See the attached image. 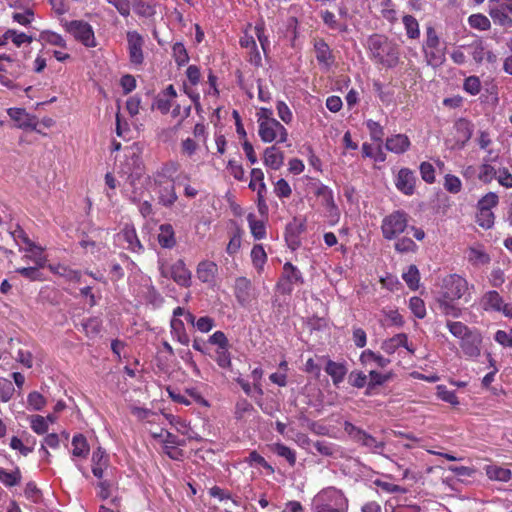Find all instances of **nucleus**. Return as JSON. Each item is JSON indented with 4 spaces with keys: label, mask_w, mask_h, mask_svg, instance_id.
I'll return each instance as SVG.
<instances>
[{
    "label": "nucleus",
    "mask_w": 512,
    "mask_h": 512,
    "mask_svg": "<svg viewBox=\"0 0 512 512\" xmlns=\"http://www.w3.org/2000/svg\"><path fill=\"white\" fill-rule=\"evenodd\" d=\"M482 337L477 331H473L460 342V347L464 355L470 359H475L480 355Z\"/></svg>",
    "instance_id": "nucleus-23"
},
{
    "label": "nucleus",
    "mask_w": 512,
    "mask_h": 512,
    "mask_svg": "<svg viewBox=\"0 0 512 512\" xmlns=\"http://www.w3.org/2000/svg\"><path fill=\"white\" fill-rule=\"evenodd\" d=\"M21 234H23L22 239L23 242L27 245V248H25L27 254L25 255L26 258L33 261L36 266L38 267H44L46 262V257L44 256L43 249L41 247L36 246L33 242L30 241V239L24 234V232L21 230Z\"/></svg>",
    "instance_id": "nucleus-30"
},
{
    "label": "nucleus",
    "mask_w": 512,
    "mask_h": 512,
    "mask_svg": "<svg viewBox=\"0 0 512 512\" xmlns=\"http://www.w3.org/2000/svg\"><path fill=\"white\" fill-rule=\"evenodd\" d=\"M218 272V265L211 260H202L196 267L197 279L201 283L207 284L209 286H214L216 284Z\"/></svg>",
    "instance_id": "nucleus-18"
},
{
    "label": "nucleus",
    "mask_w": 512,
    "mask_h": 512,
    "mask_svg": "<svg viewBox=\"0 0 512 512\" xmlns=\"http://www.w3.org/2000/svg\"><path fill=\"white\" fill-rule=\"evenodd\" d=\"M109 464V455L102 447H98L93 451L91 457V469L93 475L97 479H102L104 477V472L108 468Z\"/></svg>",
    "instance_id": "nucleus-25"
},
{
    "label": "nucleus",
    "mask_w": 512,
    "mask_h": 512,
    "mask_svg": "<svg viewBox=\"0 0 512 512\" xmlns=\"http://www.w3.org/2000/svg\"><path fill=\"white\" fill-rule=\"evenodd\" d=\"M65 30L70 33L75 40L88 48L97 45L92 26L83 20H72L64 23Z\"/></svg>",
    "instance_id": "nucleus-10"
},
{
    "label": "nucleus",
    "mask_w": 512,
    "mask_h": 512,
    "mask_svg": "<svg viewBox=\"0 0 512 512\" xmlns=\"http://www.w3.org/2000/svg\"><path fill=\"white\" fill-rule=\"evenodd\" d=\"M468 260L474 265H484L490 262V257L484 251L477 248H470Z\"/></svg>",
    "instance_id": "nucleus-61"
},
{
    "label": "nucleus",
    "mask_w": 512,
    "mask_h": 512,
    "mask_svg": "<svg viewBox=\"0 0 512 512\" xmlns=\"http://www.w3.org/2000/svg\"><path fill=\"white\" fill-rule=\"evenodd\" d=\"M487 477L492 481L508 482L512 478V471L497 465H487L485 467Z\"/></svg>",
    "instance_id": "nucleus-40"
},
{
    "label": "nucleus",
    "mask_w": 512,
    "mask_h": 512,
    "mask_svg": "<svg viewBox=\"0 0 512 512\" xmlns=\"http://www.w3.org/2000/svg\"><path fill=\"white\" fill-rule=\"evenodd\" d=\"M144 44L145 40L140 33L137 31L127 32V50L129 61L134 67H140L144 63Z\"/></svg>",
    "instance_id": "nucleus-17"
},
{
    "label": "nucleus",
    "mask_w": 512,
    "mask_h": 512,
    "mask_svg": "<svg viewBox=\"0 0 512 512\" xmlns=\"http://www.w3.org/2000/svg\"><path fill=\"white\" fill-rule=\"evenodd\" d=\"M437 396L442 401L447 402L453 406L459 404V400L455 391L447 389L446 386L439 385L437 387Z\"/></svg>",
    "instance_id": "nucleus-62"
},
{
    "label": "nucleus",
    "mask_w": 512,
    "mask_h": 512,
    "mask_svg": "<svg viewBox=\"0 0 512 512\" xmlns=\"http://www.w3.org/2000/svg\"><path fill=\"white\" fill-rule=\"evenodd\" d=\"M160 274L164 278L172 279L177 285L189 288L192 284V273L183 259H178L171 265L162 264Z\"/></svg>",
    "instance_id": "nucleus-9"
},
{
    "label": "nucleus",
    "mask_w": 512,
    "mask_h": 512,
    "mask_svg": "<svg viewBox=\"0 0 512 512\" xmlns=\"http://www.w3.org/2000/svg\"><path fill=\"white\" fill-rule=\"evenodd\" d=\"M154 439H157L162 444V452L170 459L175 461H183L185 458L184 451L180 448L186 445L184 439L178 438L175 434L161 429L159 433L152 434Z\"/></svg>",
    "instance_id": "nucleus-7"
},
{
    "label": "nucleus",
    "mask_w": 512,
    "mask_h": 512,
    "mask_svg": "<svg viewBox=\"0 0 512 512\" xmlns=\"http://www.w3.org/2000/svg\"><path fill=\"white\" fill-rule=\"evenodd\" d=\"M48 269L55 275L64 278L66 281L80 282L81 272L73 270L69 266L63 264H49Z\"/></svg>",
    "instance_id": "nucleus-35"
},
{
    "label": "nucleus",
    "mask_w": 512,
    "mask_h": 512,
    "mask_svg": "<svg viewBox=\"0 0 512 512\" xmlns=\"http://www.w3.org/2000/svg\"><path fill=\"white\" fill-rule=\"evenodd\" d=\"M495 215L490 210L477 209L476 223L483 229H490L494 225Z\"/></svg>",
    "instance_id": "nucleus-55"
},
{
    "label": "nucleus",
    "mask_w": 512,
    "mask_h": 512,
    "mask_svg": "<svg viewBox=\"0 0 512 512\" xmlns=\"http://www.w3.org/2000/svg\"><path fill=\"white\" fill-rule=\"evenodd\" d=\"M417 178L409 168H401L395 178L396 188L404 195L411 196L415 192Z\"/></svg>",
    "instance_id": "nucleus-20"
},
{
    "label": "nucleus",
    "mask_w": 512,
    "mask_h": 512,
    "mask_svg": "<svg viewBox=\"0 0 512 512\" xmlns=\"http://www.w3.org/2000/svg\"><path fill=\"white\" fill-rule=\"evenodd\" d=\"M455 138L457 143L464 146L472 136V124L469 120L460 118L454 124Z\"/></svg>",
    "instance_id": "nucleus-32"
},
{
    "label": "nucleus",
    "mask_w": 512,
    "mask_h": 512,
    "mask_svg": "<svg viewBox=\"0 0 512 512\" xmlns=\"http://www.w3.org/2000/svg\"><path fill=\"white\" fill-rule=\"evenodd\" d=\"M117 237L119 241H123L126 244L124 248L133 253H140L144 250L133 225L126 224Z\"/></svg>",
    "instance_id": "nucleus-21"
},
{
    "label": "nucleus",
    "mask_w": 512,
    "mask_h": 512,
    "mask_svg": "<svg viewBox=\"0 0 512 512\" xmlns=\"http://www.w3.org/2000/svg\"><path fill=\"white\" fill-rule=\"evenodd\" d=\"M21 75V65L11 55L0 54V83L14 89L16 85L14 80Z\"/></svg>",
    "instance_id": "nucleus-12"
},
{
    "label": "nucleus",
    "mask_w": 512,
    "mask_h": 512,
    "mask_svg": "<svg viewBox=\"0 0 512 512\" xmlns=\"http://www.w3.org/2000/svg\"><path fill=\"white\" fill-rule=\"evenodd\" d=\"M31 429L38 435H43L48 431V422L41 415H33L30 421Z\"/></svg>",
    "instance_id": "nucleus-64"
},
{
    "label": "nucleus",
    "mask_w": 512,
    "mask_h": 512,
    "mask_svg": "<svg viewBox=\"0 0 512 512\" xmlns=\"http://www.w3.org/2000/svg\"><path fill=\"white\" fill-rule=\"evenodd\" d=\"M411 147V141L406 134H392L386 138L385 148L391 153L401 155L406 153Z\"/></svg>",
    "instance_id": "nucleus-24"
},
{
    "label": "nucleus",
    "mask_w": 512,
    "mask_h": 512,
    "mask_svg": "<svg viewBox=\"0 0 512 512\" xmlns=\"http://www.w3.org/2000/svg\"><path fill=\"white\" fill-rule=\"evenodd\" d=\"M315 196L321 200V204L325 209L326 216L336 223L340 218V210L334 200V194L330 187L318 182L315 184Z\"/></svg>",
    "instance_id": "nucleus-15"
},
{
    "label": "nucleus",
    "mask_w": 512,
    "mask_h": 512,
    "mask_svg": "<svg viewBox=\"0 0 512 512\" xmlns=\"http://www.w3.org/2000/svg\"><path fill=\"white\" fill-rule=\"evenodd\" d=\"M446 326L450 333L460 340H463L465 337H467L468 334L472 332L469 327L462 322L447 321Z\"/></svg>",
    "instance_id": "nucleus-57"
},
{
    "label": "nucleus",
    "mask_w": 512,
    "mask_h": 512,
    "mask_svg": "<svg viewBox=\"0 0 512 512\" xmlns=\"http://www.w3.org/2000/svg\"><path fill=\"white\" fill-rule=\"evenodd\" d=\"M366 127L369 131L371 140L382 144L385 133L384 128L380 125V123L369 119L366 121Z\"/></svg>",
    "instance_id": "nucleus-56"
},
{
    "label": "nucleus",
    "mask_w": 512,
    "mask_h": 512,
    "mask_svg": "<svg viewBox=\"0 0 512 512\" xmlns=\"http://www.w3.org/2000/svg\"><path fill=\"white\" fill-rule=\"evenodd\" d=\"M125 165L128 167V170L125 172L129 174L128 179L130 180V184L134 185L135 180L140 179L144 174V165L141 157L133 153L132 156L127 159Z\"/></svg>",
    "instance_id": "nucleus-31"
},
{
    "label": "nucleus",
    "mask_w": 512,
    "mask_h": 512,
    "mask_svg": "<svg viewBox=\"0 0 512 512\" xmlns=\"http://www.w3.org/2000/svg\"><path fill=\"white\" fill-rule=\"evenodd\" d=\"M399 347H404L410 354L415 352V348L408 342V336L405 333L396 334L381 344V349L388 355L394 354Z\"/></svg>",
    "instance_id": "nucleus-22"
},
{
    "label": "nucleus",
    "mask_w": 512,
    "mask_h": 512,
    "mask_svg": "<svg viewBox=\"0 0 512 512\" xmlns=\"http://www.w3.org/2000/svg\"><path fill=\"white\" fill-rule=\"evenodd\" d=\"M213 359L220 368L231 370L232 360L229 347H217L213 355Z\"/></svg>",
    "instance_id": "nucleus-46"
},
{
    "label": "nucleus",
    "mask_w": 512,
    "mask_h": 512,
    "mask_svg": "<svg viewBox=\"0 0 512 512\" xmlns=\"http://www.w3.org/2000/svg\"><path fill=\"white\" fill-rule=\"evenodd\" d=\"M272 451L279 457L286 459L290 466H294L296 464V452L283 443H275L272 446Z\"/></svg>",
    "instance_id": "nucleus-48"
},
{
    "label": "nucleus",
    "mask_w": 512,
    "mask_h": 512,
    "mask_svg": "<svg viewBox=\"0 0 512 512\" xmlns=\"http://www.w3.org/2000/svg\"><path fill=\"white\" fill-rule=\"evenodd\" d=\"M442 288V297L444 299L456 301L467 293L468 282L465 278L452 274L444 278Z\"/></svg>",
    "instance_id": "nucleus-16"
},
{
    "label": "nucleus",
    "mask_w": 512,
    "mask_h": 512,
    "mask_svg": "<svg viewBox=\"0 0 512 512\" xmlns=\"http://www.w3.org/2000/svg\"><path fill=\"white\" fill-rule=\"evenodd\" d=\"M251 179L248 187L252 191H257V208L262 216H267L269 207L266 202L267 186L264 182V173L260 168L251 170Z\"/></svg>",
    "instance_id": "nucleus-13"
},
{
    "label": "nucleus",
    "mask_w": 512,
    "mask_h": 512,
    "mask_svg": "<svg viewBox=\"0 0 512 512\" xmlns=\"http://www.w3.org/2000/svg\"><path fill=\"white\" fill-rule=\"evenodd\" d=\"M22 480V474L19 467H16L13 471H7L0 467V482L6 487H14L20 484Z\"/></svg>",
    "instance_id": "nucleus-43"
},
{
    "label": "nucleus",
    "mask_w": 512,
    "mask_h": 512,
    "mask_svg": "<svg viewBox=\"0 0 512 512\" xmlns=\"http://www.w3.org/2000/svg\"><path fill=\"white\" fill-rule=\"evenodd\" d=\"M313 47L319 66L325 70H329L335 62V56L330 46L324 39L318 38L314 40Z\"/></svg>",
    "instance_id": "nucleus-19"
},
{
    "label": "nucleus",
    "mask_w": 512,
    "mask_h": 512,
    "mask_svg": "<svg viewBox=\"0 0 512 512\" xmlns=\"http://www.w3.org/2000/svg\"><path fill=\"white\" fill-rule=\"evenodd\" d=\"M468 23L471 28L480 31H487L491 28L490 19L481 13L470 15L468 18Z\"/></svg>",
    "instance_id": "nucleus-49"
},
{
    "label": "nucleus",
    "mask_w": 512,
    "mask_h": 512,
    "mask_svg": "<svg viewBox=\"0 0 512 512\" xmlns=\"http://www.w3.org/2000/svg\"><path fill=\"white\" fill-rule=\"evenodd\" d=\"M343 429L349 438L358 445L368 449L372 453L381 454L385 448V442L377 440L363 429L345 421Z\"/></svg>",
    "instance_id": "nucleus-6"
},
{
    "label": "nucleus",
    "mask_w": 512,
    "mask_h": 512,
    "mask_svg": "<svg viewBox=\"0 0 512 512\" xmlns=\"http://www.w3.org/2000/svg\"><path fill=\"white\" fill-rule=\"evenodd\" d=\"M39 268L40 267L38 266L21 267L17 268L16 272L30 281H43L45 280V278L43 277V274L39 271Z\"/></svg>",
    "instance_id": "nucleus-60"
},
{
    "label": "nucleus",
    "mask_w": 512,
    "mask_h": 512,
    "mask_svg": "<svg viewBox=\"0 0 512 512\" xmlns=\"http://www.w3.org/2000/svg\"><path fill=\"white\" fill-rule=\"evenodd\" d=\"M98 480L99 481L96 485L98 489L97 496L102 500H106L112 495V491L117 489V483L103 478Z\"/></svg>",
    "instance_id": "nucleus-51"
},
{
    "label": "nucleus",
    "mask_w": 512,
    "mask_h": 512,
    "mask_svg": "<svg viewBox=\"0 0 512 512\" xmlns=\"http://www.w3.org/2000/svg\"><path fill=\"white\" fill-rule=\"evenodd\" d=\"M409 228V214L401 209L394 210L383 217L381 233L385 240H396Z\"/></svg>",
    "instance_id": "nucleus-5"
},
{
    "label": "nucleus",
    "mask_w": 512,
    "mask_h": 512,
    "mask_svg": "<svg viewBox=\"0 0 512 512\" xmlns=\"http://www.w3.org/2000/svg\"><path fill=\"white\" fill-rule=\"evenodd\" d=\"M369 59L385 69H393L401 63V46L385 34L374 33L367 38Z\"/></svg>",
    "instance_id": "nucleus-1"
},
{
    "label": "nucleus",
    "mask_w": 512,
    "mask_h": 512,
    "mask_svg": "<svg viewBox=\"0 0 512 512\" xmlns=\"http://www.w3.org/2000/svg\"><path fill=\"white\" fill-rule=\"evenodd\" d=\"M250 232L256 240H261L266 237V226L263 220L256 219L253 213L247 216Z\"/></svg>",
    "instance_id": "nucleus-44"
},
{
    "label": "nucleus",
    "mask_w": 512,
    "mask_h": 512,
    "mask_svg": "<svg viewBox=\"0 0 512 512\" xmlns=\"http://www.w3.org/2000/svg\"><path fill=\"white\" fill-rule=\"evenodd\" d=\"M403 280L411 290H416L419 287L420 273L416 265H410L408 270L402 275Z\"/></svg>",
    "instance_id": "nucleus-53"
},
{
    "label": "nucleus",
    "mask_w": 512,
    "mask_h": 512,
    "mask_svg": "<svg viewBox=\"0 0 512 512\" xmlns=\"http://www.w3.org/2000/svg\"><path fill=\"white\" fill-rule=\"evenodd\" d=\"M263 163L272 170H279L284 163V153L276 145L269 146L264 150Z\"/></svg>",
    "instance_id": "nucleus-29"
},
{
    "label": "nucleus",
    "mask_w": 512,
    "mask_h": 512,
    "mask_svg": "<svg viewBox=\"0 0 512 512\" xmlns=\"http://www.w3.org/2000/svg\"><path fill=\"white\" fill-rule=\"evenodd\" d=\"M402 23L407 39L418 40L420 38V25L418 20L413 15L405 14L402 17Z\"/></svg>",
    "instance_id": "nucleus-39"
},
{
    "label": "nucleus",
    "mask_w": 512,
    "mask_h": 512,
    "mask_svg": "<svg viewBox=\"0 0 512 512\" xmlns=\"http://www.w3.org/2000/svg\"><path fill=\"white\" fill-rule=\"evenodd\" d=\"M499 203V197L494 192H488L483 197H481L477 203V209L482 210H490L496 207Z\"/></svg>",
    "instance_id": "nucleus-59"
},
{
    "label": "nucleus",
    "mask_w": 512,
    "mask_h": 512,
    "mask_svg": "<svg viewBox=\"0 0 512 512\" xmlns=\"http://www.w3.org/2000/svg\"><path fill=\"white\" fill-rule=\"evenodd\" d=\"M177 97V92L172 84L168 85L160 92L152 104V108H156L162 114H167L172 106V100Z\"/></svg>",
    "instance_id": "nucleus-27"
},
{
    "label": "nucleus",
    "mask_w": 512,
    "mask_h": 512,
    "mask_svg": "<svg viewBox=\"0 0 512 512\" xmlns=\"http://www.w3.org/2000/svg\"><path fill=\"white\" fill-rule=\"evenodd\" d=\"M325 372L331 377L333 384L338 386L343 382L347 374V367L344 363L335 362L329 359L325 366Z\"/></svg>",
    "instance_id": "nucleus-33"
},
{
    "label": "nucleus",
    "mask_w": 512,
    "mask_h": 512,
    "mask_svg": "<svg viewBox=\"0 0 512 512\" xmlns=\"http://www.w3.org/2000/svg\"><path fill=\"white\" fill-rule=\"evenodd\" d=\"M39 41L44 44L57 46L63 49L67 48L65 39L60 34L50 30L42 31L39 35Z\"/></svg>",
    "instance_id": "nucleus-45"
},
{
    "label": "nucleus",
    "mask_w": 512,
    "mask_h": 512,
    "mask_svg": "<svg viewBox=\"0 0 512 512\" xmlns=\"http://www.w3.org/2000/svg\"><path fill=\"white\" fill-rule=\"evenodd\" d=\"M172 338L182 345H189L190 337L186 332L184 322L179 318H172L170 321Z\"/></svg>",
    "instance_id": "nucleus-36"
},
{
    "label": "nucleus",
    "mask_w": 512,
    "mask_h": 512,
    "mask_svg": "<svg viewBox=\"0 0 512 512\" xmlns=\"http://www.w3.org/2000/svg\"><path fill=\"white\" fill-rule=\"evenodd\" d=\"M498 171L490 164H483L480 166L478 178L481 182L488 184L493 179H497Z\"/></svg>",
    "instance_id": "nucleus-63"
},
{
    "label": "nucleus",
    "mask_w": 512,
    "mask_h": 512,
    "mask_svg": "<svg viewBox=\"0 0 512 512\" xmlns=\"http://www.w3.org/2000/svg\"><path fill=\"white\" fill-rule=\"evenodd\" d=\"M10 118L15 121L20 128L35 129L37 126V119L35 116L30 115L23 108H9L7 110Z\"/></svg>",
    "instance_id": "nucleus-28"
},
{
    "label": "nucleus",
    "mask_w": 512,
    "mask_h": 512,
    "mask_svg": "<svg viewBox=\"0 0 512 512\" xmlns=\"http://www.w3.org/2000/svg\"><path fill=\"white\" fill-rule=\"evenodd\" d=\"M361 152L364 158H370L378 163L385 162L387 158L381 143L374 147L372 144L365 142L362 144Z\"/></svg>",
    "instance_id": "nucleus-38"
},
{
    "label": "nucleus",
    "mask_w": 512,
    "mask_h": 512,
    "mask_svg": "<svg viewBox=\"0 0 512 512\" xmlns=\"http://www.w3.org/2000/svg\"><path fill=\"white\" fill-rule=\"evenodd\" d=\"M252 283L246 277H238L235 280L234 294L238 303L242 306L249 304L253 298Z\"/></svg>",
    "instance_id": "nucleus-26"
},
{
    "label": "nucleus",
    "mask_w": 512,
    "mask_h": 512,
    "mask_svg": "<svg viewBox=\"0 0 512 512\" xmlns=\"http://www.w3.org/2000/svg\"><path fill=\"white\" fill-rule=\"evenodd\" d=\"M312 512H348V499L335 487L324 488L314 496Z\"/></svg>",
    "instance_id": "nucleus-2"
},
{
    "label": "nucleus",
    "mask_w": 512,
    "mask_h": 512,
    "mask_svg": "<svg viewBox=\"0 0 512 512\" xmlns=\"http://www.w3.org/2000/svg\"><path fill=\"white\" fill-rule=\"evenodd\" d=\"M421 49L427 65L438 67L445 61L444 48L436 29L432 25L425 28V39Z\"/></svg>",
    "instance_id": "nucleus-3"
},
{
    "label": "nucleus",
    "mask_w": 512,
    "mask_h": 512,
    "mask_svg": "<svg viewBox=\"0 0 512 512\" xmlns=\"http://www.w3.org/2000/svg\"><path fill=\"white\" fill-rule=\"evenodd\" d=\"M303 283L304 279L301 271L291 262H286L283 265V271L276 284V288L280 294L290 295L295 285H302Z\"/></svg>",
    "instance_id": "nucleus-11"
},
{
    "label": "nucleus",
    "mask_w": 512,
    "mask_h": 512,
    "mask_svg": "<svg viewBox=\"0 0 512 512\" xmlns=\"http://www.w3.org/2000/svg\"><path fill=\"white\" fill-rule=\"evenodd\" d=\"M178 170V164L170 162L164 164L155 174L154 180L159 185L158 202L164 207H172L178 199L174 184L163 185V178L171 177Z\"/></svg>",
    "instance_id": "nucleus-4"
},
{
    "label": "nucleus",
    "mask_w": 512,
    "mask_h": 512,
    "mask_svg": "<svg viewBox=\"0 0 512 512\" xmlns=\"http://www.w3.org/2000/svg\"><path fill=\"white\" fill-rule=\"evenodd\" d=\"M159 245L162 248L171 249L176 245L175 231L171 224H161L157 236Z\"/></svg>",
    "instance_id": "nucleus-34"
},
{
    "label": "nucleus",
    "mask_w": 512,
    "mask_h": 512,
    "mask_svg": "<svg viewBox=\"0 0 512 512\" xmlns=\"http://www.w3.org/2000/svg\"><path fill=\"white\" fill-rule=\"evenodd\" d=\"M251 260L252 264L258 273H261L264 269V265L267 262V254L262 244H255L251 249Z\"/></svg>",
    "instance_id": "nucleus-42"
},
{
    "label": "nucleus",
    "mask_w": 512,
    "mask_h": 512,
    "mask_svg": "<svg viewBox=\"0 0 512 512\" xmlns=\"http://www.w3.org/2000/svg\"><path fill=\"white\" fill-rule=\"evenodd\" d=\"M245 463L249 466H261L268 471L269 474L274 473V468L270 465L265 458L260 455L256 450L249 453V456L245 459Z\"/></svg>",
    "instance_id": "nucleus-52"
},
{
    "label": "nucleus",
    "mask_w": 512,
    "mask_h": 512,
    "mask_svg": "<svg viewBox=\"0 0 512 512\" xmlns=\"http://www.w3.org/2000/svg\"><path fill=\"white\" fill-rule=\"evenodd\" d=\"M503 303L504 300L502 296L496 290L486 292L482 298V305L486 311L492 310L498 312Z\"/></svg>",
    "instance_id": "nucleus-41"
},
{
    "label": "nucleus",
    "mask_w": 512,
    "mask_h": 512,
    "mask_svg": "<svg viewBox=\"0 0 512 512\" xmlns=\"http://www.w3.org/2000/svg\"><path fill=\"white\" fill-rule=\"evenodd\" d=\"M381 15L390 24H395L398 21V13L394 8L391 0H385L381 3Z\"/></svg>",
    "instance_id": "nucleus-58"
},
{
    "label": "nucleus",
    "mask_w": 512,
    "mask_h": 512,
    "mask_svg": "<svg viewBox=\"0 0 512 512\" xmlns=\"http://www.w3.org/2000/svg\"><path fill=\"white\" fill-rule=\"evenodd\" d=\"M394 244V249L398 253H416L418 245L409 237L397 238Z\"/></svg>",
    "instance_id": "nucleus-50"
},
{
    "label": "nucleus",
    "mask_w": 512,
    "mask_h": 512,
    "mask_svg": "<svg viewBox=\"0 0 512 512\" xmlns=\"http://www.w3.org/2000/svg\"><path fill=\"white\" fill-rule=\"evenodd\" d=\"M488 14L496 26L512 28V0H489Z\"/></svg>",
    "instance_id": "nucleus-8"
},
{
    "label": "nucleus",
    "mask_w": 512,
    "mask_h": 512,
    "mask_svg": "<svg viewBox=\"0 0 512 512\" xmlns=\"http://www.w3.org/2000/svg\"><path fill=\"white\" fill-rule=\"evenodd\" d=\"M90 451V446L87 442L86 437L78 433L72 438V456L76 458L85 459Z\"/></svg>",
    "instance_id": "nucleus-37"
},
{
    "label": "nucleus",
    "mask_w": 512,
    "mask_h": 512,
    "mask_svg": "<svg viewBox=\"0 0 512 512\" xmlns=\"http://www.w3.org/2000/svg\"><path fill=\"white\" fill-rule=\"evenodd\" d=\"M258 135L262 142L282 144L288 141V130L278 120L270 121L258 127Z\"/></svg>",
    "instance_id": "nucleus-14"
},
{
    "label": "nucleus",
    "mask_w": 512,
    "mask_h": 512,
    "mask_svg": "<svg viewBox=\"0 0 512 512\" xmlns=\"http://www.w3.org/2000/svg\"><path fill=\"white\" fill-rule=\"evenodd\" d=\"M134 11L137 15L151 18L156 14V4L151 0H139L134 3Z\"/></svg>",
    "instance_id": "nucleus-47"
},
{
    "label": "nucleus",
    "mask_w": 512,
    "mask_h": 512,
    "mask_svg": "<svg viewBox=\"0 0 512 512\" xmlns=\"http://www.w3.org/2000/svg\"><path fill=\"white\" fill-rule=\"evenodd\" d=\"M172 55L176 64L180 67L189 62L188 52L182 42H176L172 46Z\"/></svg>",
    "instance_id": "nucleus-54"
}]
</instances>
